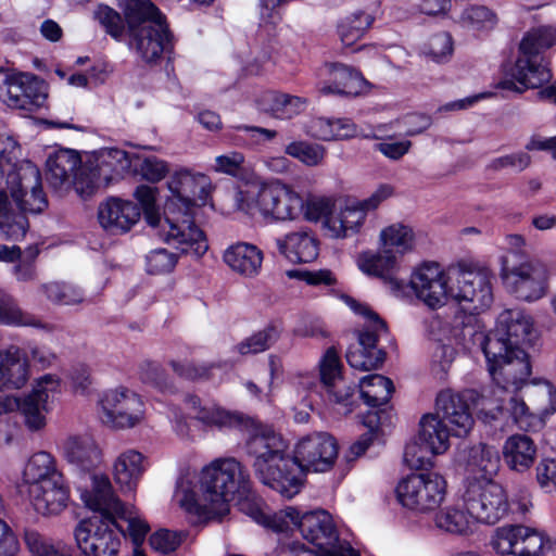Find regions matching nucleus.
Instances as JSON below:
<instances>
[{"label": "nucleus", "instance_id": "ea45409f", "mask_svg": "<svg viewBox=\"0 0 556 556\" xmlns=\"http://www.w3.org/2000/svg\"><path fill=\"white\" fill-rule=\"evenodd\" d=\"M80 165L79 155L70 149H63L49 155L47 160V179L53 188H62L80 176L77 169ZM75 185V180H73Z\"/></svg>", "mask_w": 556, "mask_h": 556}, {"label": "nucleus", "instance_id": "8fccbe9b", "mask_svg": "<svg viewBox=\"0 0 556 556\" xmlns=\"http://www.w3.org/2000/svg\"><path fill=\"white\" fill-rule=\"evenodd\" d=\"M281 327L278 324H269L264 329L243 339L232 349L238 356H249L268 350L280 337Z\"/></svg>", "mask_w": 556, "mask_h": 556}, {"label": "nucleus", "instance_id": "f8f14e48", "mask_svg": "<svg viewBox=\"0 0 556 556\" xmlns=\"http://www.w3.org/2000/svg\"><path fill=\"white\" fill-rule=\"evenodd\" d=\"M500 278L505 290L521 301H538L548 291L549 271L539 261L510 263L507 257H502Z\"/></svg>", "mask_w": 556, "mask_h": 556}, {"label": "nucleus", "instance_id": "4468645a", "mask_svg": "<svg viewBox=\"0 0 556 556\" xmlns=\"http://www.w3.org/2000/svg\"><path fill=\"white\" fill-rule=\"evenodd\" d=\"M395 492L403 507L425 514L439 508L445 501L447 482L434 471L413 473L397 483Z\"/></svg>", "mask_w": 556, "mask_h": 556}, {"label": "nucleus", "instance_id": "9b49d317", "mask_svg": "<svg viewBox=\"0 0 556 556\" xmlns=\"http://www.w3.org/2000/svg\"><path fill=\"white\" fill-rule=\"evenodd\" d=\"M135 163L134 154L118 148H103L93 153L88 166L75 179V190L89 198L101 185H109L128 174Z\"/></svg>", "mask_w": 556, "mask_h": 556}, {"label": "nucleus", "instance_id": "680f3d73", "mask_svg": "<svg viewBox=\"0 0 556 556\" xmlns=\"http://www.w3.org/2000/svg\"><path fill=\"white\" fill-rule=\"evenodd\" d=\"M136 172L146 180L157 182L162 180L168 173L169 168L165 161L156 156L140 157L134 154Z\"/></svg>", "mask_w": 556, "mask_h": 556}, {"label": "nucleus", "instance_id": "423d86ee", "mask_svg": "<svg viewBox=\"0 0 556 556\" xmlns=\"http://www.w3.org/2000/svg\"><path fill=\"white\" fill-rule=\"evenodd\" d=\"M469 402L478 409L479 415L485 420H494L503 409L504 400L496 397L492 400L485 394L475 390L457 392L445 389L439 392L435 399L434 414L447 424L452 435L457 438L466 437L472 429L475 420L470 412Z\"/></svg>", "mask_w": 556, "mask_h": 556}, {"label": "nucleus", "instance_id": "49530a36", "mask_svg": "<svg viewBox=\"0 0 556 556\" xmlns=\"http://www.w3.org/2000/svg\"><path fill=\"white\" fill-rule=\"evenodd\" d=\"M375 16L363 10H357L344 16L338 24L341 42L351 47L364 37L372 26Z\"/></svg>", "mask_w": 556, "mask_h": 556}, {"label": "nucleus", "instance_id": "69168bd1", "mask_svg": "<svg viewBox=\"0 0 556 556\" xmlns=\"http://www.w3.org/2000/svg\"><path fill=\"white\" fill-rule=\"evenodd\" d=\"M520 525H508L497 528L491 539V545L496 554L514 555L518 541Z\"/></svg>", "mask_w": 556, "mask_h": 556}, {"label": "nucleus", "instance_id": "b1692460", "mask_svg": "<svg viewBox=\"0 0 556 556\" xmlns=\"http://www.w3.org/2000/svg\"><path fill=\"white\" fill-rule=\"evenodd\" d=\"M320 381L327 389V392L333 397V401L343 406V413L349 414L353 410L355 388L344 387L342 380V363L338 351L334 348H328L318 362Z\"/></svg>", "mask_w": 556, "mask_h": 556}, {"label": "nucleus", "instance_id": "a19ab883", "mask_svg": "<svg viewBox=\"0 0 556 556\" xmlns=\"http://www.w3.org/2000/svg\"><path fill=\"white\" fill-rule=\"evenodd\" d=\"M342 300L352 312L363 316L367 323L366 329L358 336L356 345L365 348L366 350H379L377 342L379 336L386 332L384 321L367 304L358 302L348 295H344Z\"/></svg>", "mask_w": 556, "mask_h": 556}, {"label": "nucleus", "instance_id": "c03bdc74", "mask_svg": "<svg viewBox=\"0 0 556 556\" xmlns=\"http://www.w3.org/2000/svg\"><path fill=\"white\" fill-rule=\"evenodd\" d=\"M379 241L383 249L403 255L414 250L416 235L412 226L393 223L381 229Z\"/></svg>", "mask_w": 556, "mask_h": 556}, {"label": "nucleus", "instance_id": "603ef678", "mask_svg": "<svg viewBox=\"0 0 556 556\" xmlns=\"http://www.w3.org/2000/svg\"><path fill=\"white\" fill-rule=\"evenodd\" d=\"M514 556H543L551 548L549 539L541 531L520 525Z\"/></svg>", "mask_w": 556, "mask_h": 556}, {"label": "nucleus", "instance_id": "412c9836", "mask_svg": "<svg viewBox=\"0 0 556 556\" xmlns=\"http://www.w3.org/2000/svg\"><path fill=\"white\" fill-rule=\"evenodd\" d=\"M111 521L101 514L81 520L75 529L78 547L86 556H117L121 538L110 527Z\"/></svg>", "mask_w": 556, "mask_h": 556}, {"label": "nucleus", "instance_id": "f03ea898", "mask_svg": "<svg viewBox=\"0 0 556 556\" xmlns=\"http://www.w3.org/2000/svg\"><path fill=\"white\" fill-rule=\"evenodd\" d=\"M288 443L270 426L254 427L247 442L260 481L286 498L301 491V470L288 453Z\"/></svg>", "mask_w": 556, "mask_h": 556}, {"label": "nucleus", "instance_id": "6e6552de", "mask_svg": "<svg viewBox=\"0 0 556 556\" xmlns=\"http://www.w3.org/2000/svg\"><path fill=\"white\" fill-rule=\"evenodd\" d=\"M90 489L79 488L80 498L93 511L101 514L115 526L116 519L128 522V533L135 547L139 548L148 534V522L139 517L134 506H126L115 495L109 477L104 473L90 475Z\"/></svg>", "mask_w": 556, "mask_h": 556}, {"label": "nucleus", "instance_id": "1a4fd4ad", "mask_svg": "<svg viewBox=\"0 0 556 556\" xmlns=\"http://www.w3.org/2000/svg\"><path fill=\"white\" fill-rule=\"evenodd\" d=\"M97 416L103 426L112 430H129L146 421L147 406L140 394L118 386L99 395Z\"/></svg>", "mask_w": 556, "mask_h": 556}, {"label": "nucleus", "instance_id": "393cba45", "mask_svg": "<svg viewBox=\"0 0 556 556\" xmlns=\"http://www.w3.org/2000/svg\"><path fill=\"white\" fill-rule=\"evenodd\" d=\"M34 509L42 516H55L68 506L71 490L64 476L26 491Z\"/></svg>", "mask_w": 556, "mask_h": 556}, {"label": "nucleus", "instance_id": "0e129e2a", "mask_svg": "<svg viewBox=\"0 0 556 556\" xmlns=\"http://www.w3.org/2000/svg\"><path fill=\"white\" fill-rule=\"evenodd\" d=\"M61 391V379L54 374H46L34 381L31 391L27 396L49 406V401L53 400Z\"/></svg>", "mask_w": 556, "mask_h": 556}, {"label": "nucleus", "instance_id": "f704fd0d", "mask_svg": "<svg viewBox=\"0 0 556 556\" xmlns=\"http://www.w3.org/2000/svg\"><path fill=\"white\" fill-rule=\"evenodd\" d=\"M451 428L438 415L429 413L419 420L418 441L432 456L445 454L450 446Z\"/></svg>", "mask_w": 556, "mask_h": 556}, {"label": "nucleus", "instance_id": "e433bc0d", "mask_svg": "<svg viewBox=\"0 0 556 556\" xmlns=\"http://www.w3.org/2000/svg\"><path fill=\"white\" fill-rule=\"evenodd\" d=\"M241 509L257 523L270 528L275 532H288L300 529L302 515L294 507H286L279 511L267 514L256 503L243 502Z\"/></svg>", "mask_w": 556, "mask_h": 556}, {"label": "nucleus", "instance_id": "338daca9", "mask_svg": "<svg viewBox=\"0 0 556 556\" xmlns=\"http://www.w3.org/2000/svg\"><path fill=\"white\" fill-rule=\"evenodd\" d=\"M178 262L176 253L166 249H155L146 257L147 271L152 275H164L174 270Z\"/></svg>", "mask_w": 556, "mask_h": 556}, {"label": "nucleus", "instance_id": "39448f33", "mask_svg": "<svg viewBox=\"0 0 556 556\" xmlns=\"http://www.w3.org/2000/svg\"><path fill=\"white\" fill-rule=\"evenodd\" d=\"M157 189L147 185H140L134 192L135 199L141 205L147 224L154 230L163 242L179 250L181 253L201 257L208 249L207 239L203 231L188 229L187 224H176V211L174 203L168 200L165 203L164 214L155 210Z\"/></svg>", "mask_w": 556, "mask_h": 556}, {"label": "nucleus", "instance_id": "79ce46f5", "mask_svg": "<svg viewBox=\"0 0 556 556\" xmlns=\"http://www.w3.org/2000/svg\"><path fill=\"white\" fill-rule=\"evenodd\" d=\"M127 24V33H134L139 28L163 23L164 16L150 0H124L121 3Z\"/></svg>", "mask_w": 556, "mask_h": 556}, {"label": "nucleus", "instance_id": "5fc2aeb1", "mask_svg": "<svg viewBox=\"0 0 556 556\" xmlns=\"http://www.w3.org/2000/svg\"><path fill=\"white\" fill-rule=\"evenodd\" d=\"M285 153L305 166L314 167L323 163L326 149L306 140H293L286 146Z\"/></svg>", "mask_w": 556, "mask_h": 556}, {"label": "nucleus", "instance_id": "4be33fe9", "mask_svg": "<svg viewBox=\"0 0 556 556\" xmlns=\"http://www.w3.org/2000/svg\"><path fill=\"white\" fill-rule=\"evenodd\" d=\"M456 460L465 468L466 482L493 480L500 469V455L495 447L484 443L462 445L457 450Z\"/></svg>", "mask_w": 556, "mask_h": 556}, {"label": "nucleus", "instance_id": "4d7b16f0", "mask_svg": "<svg viewBox=\"0 0 556 556\" xmlns=\"http://www.w3.org/2000/svg\"><path fill=\"white\" fill-rule=\"evenodd\" d=\"M17 409L21 412L24 424L28 430L35 432L40 431L47 425L46 415L49 412V406L42 404L27 395L20 399V406Z\"/></svg>", "mask_w": 556, "mask_h": 556}, {"label": "nucleus", "instance_id": "bf43d9fd", "mask_svg": "<svg viewBox=\"0 0 556 556\" xmlns=\"http://www.w3.org/2000/svg\"><path fill=\"white\" fill-rule=\"evenodd\" d=\"M462 22L475 31H488L497 24L496 14L483 5H470L464 10Z\"/></svg>", "mask_w": 556, "mask_h": 556}, {"label": "nucleus", "instance_id": "ddd939ff", "mask_svg": "<svg viewBox=\"0 0 556 556\" xmlns=\"http://www.w3.org/2000/svg\"><path fill=\"white\" fill-rule=\"evenodd\" d=\"M464 337H469L471 343H465V348L472 346L483 349L492 339L501 340L507 351L521 349L522 344H531L534 336L533 320L531 316L521 309H505L497 317L496 328L493 332L485 333L475 327L466 326L463 330Z\"/></svg>", "mask_w": 556, "mask_h": 556}, {"label": "nucleus", "instance_id": "3c124183", "mask_svg": "<svg viewBox=\"0 0 556 556\" xmlns=\"http://www.w3.org/2000/svg\"><path fill=\"white\" fill-rule=\"evenodd\" d=\"M24 543L31 556H71L70 547L65 543L48 538L37 530H25Z\"/></svg>", "mask_w": 556, "mask_h": 556}, {"label": "nucleus", "instance_id": "0eeeda50", "mask_svg": "<svg viewBox=\"0 0 556 556\" xmlns=\"http://www.w3.org/2000/svg\"><path fill=\"white\" fill-rule=\"evenodd\" d=\"M555 36L551 29L528 31L520 41L517 60L509 72L510 79L503 81V87L523 92L547 83L551 73L543 64L541 53L555 45Z\"/></svg>", "mask_w": 556, "mask_h": 556}, {"label": "nucleus", "instance_id": "58836bf2", "mask_svg": "<svg viewBox=\"0 0 556 556\" xmlns=\"http://www.w3.org/2000/svg\"><path fill=\"white\" fill-rule=\"evenodd\" d=\"M256 104L260 111L275 118L290 119L305 110L306 100L298 96L268 90L257 97Z\"/></svg>", "mask_w": 556, "mask_h": 556}, {"label": "nucleus", "instance_id": "052dcab7", "mask_svg": "<svg viewBox=\"0 0 556 556\" xmlns=\"http://www.w3.org/2000/svg\"><path fill=\"white\" fill-rule=\"evenodd\" d=\"M4 87V91L0 93L1 101L11 109L25 111L23 73L7 75Z\"/></svg>", "mask_w": 556, "mask_h": 556}, {"label": "nucleus", "instance_id": "774afa93", "mask_svg": "<svg viewBox=\"0 0 556 556\" xmlns=\"http://www.w3.org/2000/svg\"><path fill=\"white\" fill-rule=\"evenodd\" d=\"M535 480L544 492H556V457H544L539 462Z\"/></svg>", "mask_w": 556, "mask_h": 556}, {"label": "nucleus", "instance_id": "c85d7f7f", "mask_svg": "<svg viewBox=\"0 0 556 556\" xmlns=\"http://www.w3.org/2000/svg\"><path fill=\"white\" fill-rule=\"evenodd\" d=\"M223 260L233 273L252 278L261 273L264 253L253 243L238 241L226 248Z\"/></svg>", "mask_w": 556, "mask_h": 556}, {"label": "nucleus", "instance_id": "4c0bfd02", "mask_svg": "<svg viewBox=\"0 0 556 556\" xmlns=\"http://www.w3.org/2000/svg\"><path fill=\"white\" fill-rule=\"evenodd\" d=\"M326 70L330 78L320 87L321 93L356 96L362 91L364 78L356 70L342 63L327 64Z\"/></svg>", "mask_w": 556, "mask_h": 556}, {"label": "nucleus", "instance_id": "f257e3e1", "mask_svg": "<svg viewBox=\"0 0 556 556\" xmlns=\"http://www.w3.org/2000/svg\"><path fill=\"white\" fill-rule=\"evenodd\" d=\"M252 481L249 470L235 457H218L199 471L186 472L176 481L173 503L203 520H220L230 503L248 496Z\"/></svg>", "mask_w": 556, "mask_h": 556}, {"label": "nucleus", "instance_id": "2f4dec72", "mask_svg": "<svg viewBox=\"0 0 556 556\" xmlns=\"http://www.w3.org/2000/svg\"><path fill=\"white\" fill-rule=\"evenodd\" d=\"M365 213L358 205L334 206L331 214L323 222L329 237L343 239L357 233L365 223Z\"/></svg>", "mask_w": 556, "mask_h": 556}, {"label": "nucleus", "instance_id": "bb28decb", "mask_svg": "<svg viewBox=\"0 0 556 556\" xmlns=\"http://www.w3.org/2000/svg\"><path fill=\"white\" fill-rule=\"evenodd\" d=\"M433 525L440 532L457 538H468L479 528L463 495L454 504L440 508L433 516Z\"/></svg>", "mask_w": 556, "mask_h": 556}, {"label": "nucleus", "instance_id": "37998d69", "mask_svg": "<svg viewBox=\"0 0 556 556\" xmlns=\"http://www.w3.org/2000/svg\"><path fill=\"white\" fill-rule=\"evenodd\" d=\"M186 404L193 417L205 426L230 428L241 422L239 415L225 410L215 404L202 405L197 396H189Z\"/></svg>", "mask_w": 556, "mask_h": 556}, {"label": "nucleus", "instance_id": "72a5a7b5", "mask_svg": "<svg viewBox=\"0 0 556 556\" xmlns=\"http://www.w3.org/2000/svg\"><path fill=\"white\" fill-rule=\"evenodd\" d=\"M502 454L510 470L523 473L533 466L538 455V446L526 434H513L505 440Z\"/></svg>", "mask_w": 556, "mask_h": 556}, {"label": "nucleus", "instance_id": "2eb2a0df", "mask_svg": "<svg viewBox=\"0 0 556 556\" xmlns=\"http://www.w3.org/2000/svg\"><path fill=\"white\" fill-rule=\"evenodd\" d=\"M167 185L172 193L168 201L175 202L176 224L184 223L190 226L188 229L202 231L193 222V208L197 200L205 201L208 194V177L181 168L172 175Z\"/></svg>", "mask_w": 556, "mask_h": 556}, {"label": "nucleus", "instance_id": "a18cd8bd", "mask_svg": "<svg viewBox=\"0 0 556 556\" xmlns=\"http://www.w3.org/2000/svg\"><path fill=\"white\" fill-rule=\"evenodd\" d=\"M311 132L320 140H344L358 135L357 126L349 118L317 117L312 121Z\"/></svg>", "mask_w": 556, "mask_h": 556}, {"label": "nucleus", "instance_id": "6e6d98bb", "mask_svg": "<svg viewBox=\"0 0 556 556\" xmlns=\"http://www.w3.org/2000/svg\"><path fill=\"white\" fill-rule=\"evenodd\" d=\"M301 216L307 222H323L331 214L336 206L332 197L320 194H308L305 199L302 197Z\"/></svg>", "mask_w": 556, "mask_h": 556}, {"label": "nucleus", "instance_id": "5701e85b", "mask_svg": "<svg viewBox=\"0 0 556 556\" xmlns=\"http://www.w3.org/2000/svg\"><path fill=\"white\" fill-rule=\"evenodd\" d=\"M140 207L130 200L109 197L98 206L100 226L112 235H123L140 220Z\"/></svg>", "mask_w": 556, "mask_h": 556}, {"label": "nucleus", "instance_id": "aec40b11", "mask_svg": "<svg viewBox=\"0 0 556 556\" xmlns=\"http://www.w3.org/2000/svg\"><path fill=\"white\" fill-rule=\"evenodd\" d=\"M450 277L434 262H425L414 269L409 286L416 298L431 309L444 306L451 296Z\"/></svg>", "mask_w": 556, "mask_h": 556}, {"label": "nucleus", "instance_id": "6ab92c4d", "mask_svg": "<svg viewBox=\"0 0 556 556\" xmlns=\"http://www.w3.org/2000/svg\"><path fill=\"white\" fill-rule=\"evenodd\" d=\"M492 274L486 269L459 270L452 277L450 299L471 313L485 309L493 300Z\"/></svg>", "mask_w": 556, "mask_h": 556}, {"label": "nucleus", "instance_id": "09e8293b", "mask_svg": "<svg viewBox=\"0 0 556 556\" xmlns=\"http://www.w3.org/2000/svg\"><path fill=\"white\" fill-rule=\"evenodd\" d=\"M359 394L364 402L371 407L386 404L393 393V382L378 374L364 377L359 381Z\"/></svg>", "mask_w": 556, "mask_h": 556}, {"label": "nucleus", "instance_id": "dca6fc26", "mask_svg": "<svg viewBox=\"0 0 556 556\" xmlns=\"http://www.w3.org/2000/svg\"><path fill=\"white\" fill-rule=\"evenodd\" d=\"M300 531L315 547V556H361L349 542L339 540L332 517L326 510L303 514Z\"/></svg>", "mask_w": 556, "mask_h": 556}, {"label": "nucleus", "instance_id": "13d9d810", "mask_svg": "<svg viewBox=\"0 0 556 556\" xmlns=\"http://www.w3.org/2000/svg\"><path fill=\"white\" fill-rule=\"evenodd\" d=\"M346 361L352 368L368 371L383 363L384 353L381 350H366L354 344L346 352Z\"/></svg>", "mask_w": 556, "mask_h": 556}, {"label": "nucleus", "instance_id": "de8ad7c7", "mask_svg": "<svg viewBox=\"0 0 556 556\" xmlns=\"http://www.w3.org/2000/svg\"><path fill=\"white\" fill-rule=\"evenodd\" d=\"M0 324L11 327L43 328L42 321L23 311L14 298L0 290Z\"/></svg>", "mask_w": 556, "mask_h": 556}, {"label": "nucleus", "instance_id": "f3484780", "mask_svg": "<svg viewBox=\"0 0 556 556\" xmlns=\"http://www.w3.org/2000/svg\"><path fill=\"white\" fill-rule=\"evenodd\" d=\"M339 454L338 442L328 432L317 431L301 437L293 447L295 464L301 470V488L305 472H327L332 469Z\"/></svg>", "mask_w": 556, "mask_h": 556}, {"label": "nucleus", "instance_id": "cd10ccee", "mask_svg": "<svg viewBox=\"0 0 556 556\" xmlns=\"http://www.w3.org/2000/svg\"><path fill=\"white\" fill-rule=\"evenodd\" d=\"M60 452L68 464L84 472L91 471L102 459L100 447L88 434L66 437L60 445Z\"/></svg>", "mask_w": 556, "mask_h": 556}, {"label": "nucleus", "instance_id": "473e14b6", "mask_svg": "<svg viewBox=\"0 0 556 556\" xmlns=\"http://www.w3.org/2000/svg\"><path fill=\"white\" fill-rule=\"evenodd\" d=\"M64 476L56 458L49 452L38 451L26 460L22 470V485L26 491Z\"/></svg>", "mask_w": 556, "mask_h": 556}, {"label": "nucleus", "instance_id": "c9c22d12", "mask_svg": "<svg viewBox=\"0 0 556 556\" xmlns=\"http://www.w3.org/2000/svg\"><path fill=\"white\" fill-rule=\"evenodd\" d=\"M276 247L292 263H308L318 256V241L308 231H293L277 238Z\"/></svg>", "mask_w": 556, "mask_h": 556}, {"label": "nucleus", "instance_id": "7ed1b4c3", "mask_svg": "<svg viewBox=\"0 0 556 556\" xmlns=\"http://www.w3.org/2000/svg\"><path fill=\"white\" fill-rule=\"evenodd\" d=\"M7 188L21 213L12 210L8 194L0 191V237L8 240L23 239L29 228L28 214H40L48 207V200L42 190L39 168L30 162L15 166Z\"/></svg>", "mask_w": 556, "mask_h": 556}, {"label": "nucleus", "instance_id": "9d476101", "mask_svg": "<svg viewBox=\"0 0 556 556\" xmlns=\"http://www.w3.org/2000/svg\"><path fill=\"white\" fill-rule=\"evenodd\" d=\"M481 350L489 372L500 391L516 392L527 383L531 375V364L522 349L507 351L501 340L492 339Z\"/></svg>", "mask_w": 556, "mask_h": 556}, {"label": "nucleus", "instance_id": "864d4df0", "mask_svg": "<svg viewBox=\"0 0 556 556\" xmlns=\"http://www.w3.org/2000/svg\"><path fill=\"white\" fill-rule=\"evenodd\" d=\"M47 299L58 305H77L84 302L83 290L71 282H48L41 286Z\"/></svg>", "mask_w": 556, "mask_h": 556}, {"label": "nucleus", "instance_id": "20e7f679", "mask_svg": "<svg viewBox=\"0 0 556 556\" xmlns=\"http://www.w3.org/2000/svg\"><path fill=\"white\" fill-rule=\"evenodd\" d=\"M302 204V195L280 179L253 182L237 194L240 211L268 223L300 219Z\"/></svg>", "mask_w": 556, "mask_h": 556}, {"label": "nucleus", "instance_id": "a211bd4d", "mask_svg": "<svg viewBox=\"0 0 556 556\" xmlns=\"http://www.w3.org/2000/svg\"><path fill=\"white\" fill-rule=\"evenodd\" d=\"M463 497L478 527L497 522L508 510L505 491L493 480L465 483Z\"/></svg>", "mask_w": 556, "mask_h": 556}, {"label": "nucleus", "instance_id": "e2e57ef3", "mask_svg": "<svg viewBox=\"0 0 556 556\" xmlns=\"http://www.w3.org/2000/svg\"><path fill=\"white\" fill-rule=\"evenodd\" d=\"M25 111H34L45 104L47 99V85L35 75L23 73Z\"/></svg>", "mask_w": 556, "mask_h": 556}, {"label": "nucleus", "instance_id": "c756f323", "mask_svg": "<svg viewBox=\"0 0 556 556\" xmlns=\"http://www.w3.org/2000/svg\"><path fill=\"white\" fill-rule=\"evenodd\" d=\"M357 266L367 276H374L387 282L391 290L403 289V281L395 277L399 268L396 256L384 249L383 253L364 252L357 257Z\"/></svg>", "mask_w": 556, "mask_h": 556}, {"label": "nucleus", "instance_id": "7c9ffc66", "mask_svg": "<svg viewBox=\"0 0 556 556\" xmlns=\"http://www.w3.org/2000/svg\"><path fill=\"white\" fill-rule=\"evenodd\" d=\"M146 469L144 455L135 448H127L116 456L112 473L121 491L132 492L136 490Z\"/></svg>", "mask_w": 556, "mask_h": 556}, {"label": "nucleus", "instance_id": "a878e982", "mask_svg": "<svg viewBox=\"0 0 556 556\" xmlns=\"http://www.w3.org/2000/svg\"><path fill=\"white\" fill-rule=\"evenodd\" d=\"M128 47L146 63L156 62L169 41V33L165 22L139 28L128 34Z\"/></svg>", "mask_w": 556, "mask_h": 556}]
</instances>
